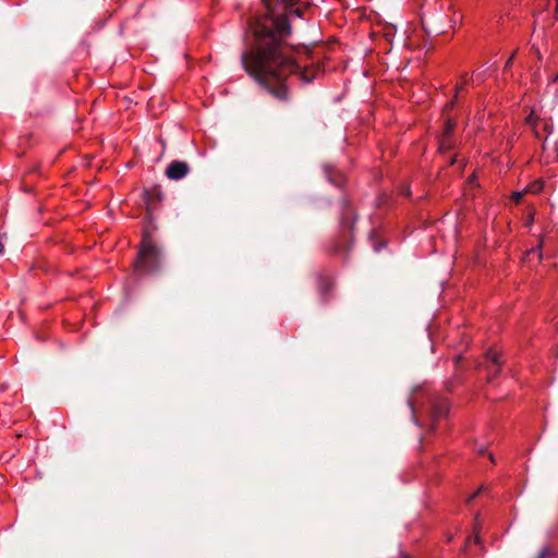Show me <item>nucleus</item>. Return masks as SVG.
Instances as JSON below:
<instances>
[{"mask_svg": "<svg viewBox=\"0 0 558 558\" xmlns=\"http://www.w3.org/2000/svg\"><path fill=\"white\" fill-rule=\"evenodd\" d=\"M375 236H376V235H375V232H374V231H372V232H371V234H369V240L374 242V251L378 252V251L380 250V247H381V246H384V243L378 244V243L376 242Z\"/></svg>", "mask_w": 558, "mask_h": 558, "instance_id": "4468645a", "label": "nucleus"}, {"mask_svg": "<svg viewBox=\"0 0 558 558\" xmlns=\"http://www.w3.org/2000/svg\"><path fill=\"white\" fill-rule=\"evenodd\" d=\"M551 555L549 547L543 548L535 558H548Z\"/></svg>", "mask_w": 558, "mask_h": 558, "instance_id": "f8f14e48", "label": "nucleus"}, {"mask_svg": "<svg viewBox=\"0 0 558 558\" xmlns=\"http://www.w3.org/2000/svg\"><path fill=\"white\" fill-rule=\"evenodd\" d=\"M456 162V158H451L450 163L453 165Z\"/></svg>", "mask_w": 558, "mask_h": 558, "instance_id": "c756f323", "label": "nucleus"}, {"mask_svg": "<svg viewBox=\"0 0 558 558\" xmlns=\"http://www.w3.org/2000/svg\"><path fill=\"white\" fill-rule=\"evenodd\" d=\"M558 80V73L554 76L553 81L556 82Z\"/></svg>", "mask_w": 558, "mask_h": 558, "instance_id": "bb28decb", "label": "nucleus"}, {"mask_svg": "<svg viewBox=\"0 0 558 558\" xmlns=\"http://www.w3.org/2000/svg\"><path fill=\"white\" fill-rule=\"evenodd\" d=\"M489 459L494 462V457H493V454H489Z\"/></svg>", "mask_w": 558, "mask_h": 558, "instance_id": "7c9ffc66", "label": "nucleus"}, {"mask_svg": "<svg viewBox=\"0 0 558 558\" xmlns=\"http://www.w3.org/2000/svg\"><path fill=\"white\" fill-rule=\"evenodd\" d=\"M162 199V193L158 187L146 190L144 192V202L147 206V215H151V207L154 204Z\"/></svg>", "mask_w": 558, "mask_h": 558, "instance_id": "423d86ee", "label": "nucleus"}, {"mask_svg": "<svg viewBox=\"0 0 558 558\" xmlns=\"http://www.w3.org/2000/svg\"><path fill=\"white\" fill-rule=\"evenodd\" d=\"M356 220V215L351 208L350 203L347 199H343L341 203V217L340 222L343 229H348L350 233L353 231L354 222Z\"/></svg>", "mask_w": 558, "mask_h": 558, "instance_id": "20e7f679", "label": "nucleus"}, {"mask_svg": "<svg viewBox=\"0 0 558 558\" xmlns=\"http://www.w3.org/2000/svg\"><path fill=\"white\" fill-rule=\"evenodd\" d=\"M485 452H486L485 448L482 447V448L478 449V453L480 454H484Z\"/></svg>", "mask_w": 558, "mask_h": 558, "instance_id": "aec40b11", "label": "nucleus"}, {"mask_svg": "<svg viewBox=\"0 0 558 558\" xmlns=\"http://www.w3.org/2000/svg\"><path fill=\"white\" fill-rule=\"evenodd\" d=\"M453 148V143L450 140V137L441 136L440 143H439V150L441 153L451 150Z\"/></svg>", "mask_w": 558, "mask_h": 558, "instance_id": "1a4fd4ad", "label": "nucleus"}, {"mask_svg": "<svg viewBox=\"0 0 558 558\" xmlns=\"http://www.w3.org/2000/svg\"><path fill=\"white\" fill-rule=\"evenodd\" d=\"M513 56H511L506 62L505 70H508L512 64Z\"/></svg>", "mask_w": 558, "mask_h": 558, "instance_id": "f3484780", "label": "nucleus"}, {"mask_svg": "<svg viewBox=\"0 0 558 558\" xmlns=\"http://www.w3.org/2000/svg\"><path fill=\"white\" fill-rule=\"evenodd\" d=\"M523 194H524V192H514L513 195H512V198L515 202H519L522 198Z\"/></svg>", "mask_w": 558, "mask_h": 558, "instance_id": "dca6fc26", "label": "nucleus"}, {"mask_svg": "<svg viewBox=\"0 0 558 558\" xmlns=\"http://www.w3.org/2000/svg\"><path fill=\"white\" fill-rule=\"evenodd\" d=\"M409 405H410V408H411V410H412V413L414 414V409H413V404H412V402H410V401H409Z\"/></svg>", "mask_w": 558, "mask_h": 558, "instance_id": "5701e85b", "label": "nucleus"}, {"mask_svg": "<svg viewBox=\"0 0 558 558\" xmlns=\"http://www.w3.org/2000/svg\"><path fill=\"white\" fill-rule=\"evenodd\" d=\"M266 13L254 16L247 22L254 41L242 52L241 62L244 70L256 82L279 100L289 98L287 78L296 74L304 83L316 77L318 69L301 68L298 60L290 54L282 37L291 33L288 15H302V10L294 8L293 0H263Z\"/></svg>", "mask_w": 558, "mask_h": 558, "instance_id": "f257e3e1", "label": "nucleus"}, {"mask_svg": "<svg viewBox=\"0 0 558 558\" xmlns=\"http://www.w3.org/2000/svg\"><path fill=\"white\" fill-rule=\"evenodd\" d=\"M330 287H331V282H326V283L324 284V287H323L324 292H327V290H329V289H330Z\"/></svg>", "mask_w": 558, "mask_h": 558, "instance_id": "a211bd4d", "label": "nucleus"}, {"mask_svg": "<svg viewBox=\"0 0 558 558\" xmlns=\"http://www.w3.org/2000/svg\"><path fill=\"white\" fill-rule=\"evenodd\" d=\"M191 168L187 162L181 160H173L167 167L165 174L169 180L178 181L185 178Z\"/></svg>", "mask_w": 558, "mask_h": 558, "instance_id": "7ed1b4c3", "label": "nucleus"}, {"mask_svg": "<svg viewBox=\"0 0 558 558\" xmlns=\"http://www.w3.org/2000/svg\"><path fill=\"white\" fill-rule=\"evenodd\" d=\"M480 492H475V494L471 497V499L475 498Z\"/></svg>", "mask_w": 558, "mask_h": 558, "instance_id": "c85d7f7f", "label": "nucleus"}, {"mask_svg": "<svg viewBox=\"0 0 558 558\" xmlns=\"http://www.w3.org/2000/svg\"><path fill=\"white\" fill-rule=\"evenodd\" d=\"M454 105V100H452L451 102L448 104V107L452 108Z\"/></svg>", "mask_w": 558, "mask_h": 558, "instance_id": "b1692460", "label": "nucleus"}, {"mask_svg": "<svg viewBox=\"0 0 558 558\" xmlns=\"http://www.w3.org/2000/svg\"><path fill=\"white\" fill-rule=\"evenodd\" d=\"M526 122H527L530 125H532V128H533V130H534V132H535V135H536L537 137H539V134H538V132H537V130H536V126H535L536 120L534 119V117H533V114H532V113L526 118Z\"/></svg>", "mask_w": 558, "mask_h": 558, "instance_id": "ddd939ff", "label": "nucleus"}, {"mask_svg": "<svg viewBox=\"0 0 558 558\" xmlns=\"http://www.w3.org/2000/svg\"><path fill=\"white\" fill-rule=\"evenodd\" d=\"M454 126H456V122L452 119H448L446 121V124H445V128H444L442 136L450 137L451 133L454 130Z\"/></svg>", "mask_w": 558, "mask_h": 558, "instance_id": "9d476101", "label": "nucleus"}, {"mask_svg": "<svg viewBox=\"0 0 558 558\" xmlns=\"http://www.w3.org/2000/svg\"><path fill=\"white\" fill-rule=\"evenodd\" d=\"M160 263V248L151 242L148 233H145L137 258L134 262L135 271L141 275L154 274L159 270Z\"/></svg>", "mask_w": 558, "mask_h": 558, "instance_id": "f03ea898", "label": "nucleus"}, {"mask_svg": "<svg viewBox=\"0 0 558 558\" xmlns=\"http://www.w3.org/2000/svg\"><path fill=\"white\" fill-rule=\"evenodd\" d=\"M542 246H543V240L539 241V243L537 244V246L535 248H532L531 251H529L527 254L537 252L538 257L542 258Z\"/></svg>", "mask_w": 558, "mask_h": 558, "instance_id": "2eb2a0df", "label": "nucleus"}, {"mask_svg": "<svg viewBox=\"0 0 558 558\" xmlns=\"http://www.w3.org/2000/svg\"><path fill=\"white\" fill-rule=\"evenodd\" d=\"M485 359L487 361L486 369L488 373V377L490 378L493 376H496L501 368V361L499 354L495 351L489 350L486 352Z\"/></svg>", "mask_w": 558, "mask_h": 558, "instance_id": "39448f33", "label": "nucleus"}, {"mask_svg": "<svg viewBox=\"0 0 558 558\" xmlns=\"http://www.w3.org/2000/svg\"><path fill=\"white\" fill-rule=\"evenodd\" d=\"M543 189V182L542 181H535L533 183H531L526 189H525V192H529V193H538L541 192Z\"/></svg>", "mask_w": 558, "mask_h": 558, "instance_id": "9b49d317", "label": "nucleus"}, {"mask_svg": "<svg viewBox=\"0 0 558 558\" xmlns=\"http://www.w3.org/2000/svg\"><path fill=\"white\" fill-rule=\"evenodd\" d=\"M324 171L330 183L335 184L336 186H342L344 177L341 172L336 170L332 166H325Z\"/></svg>", "mask_w": 558, "mask_h": 558, "instance_id": "0eeeda50", "label": "nucleus"}, {"mask_svg": "<svg viewBox=\"0 0 558 558\" xmlns=\"http://www.w3.org/2000/svg\"><path fill=\"white\" fill-rule=\"evenodd\" d=\"M350 248H351V244H348L344 250L348 252V251H350Z\"/></svg>", "mask_w": 558, "mask_h": 558, "instance_id": "a878e982", "label": "nucleus"}, {"mask_svg": "<svg viewBox=\"0 0 558 558\" xmlns=\"http://www.w3.org/2000/svg\"><path fill=\"white\" fill-rule=\"evenodd\" d=\"M474 542H475V543H478V542H480V537H478V535H475V536H474Z\"/></svg>", "mask_w": 558, "mask_h": 558, "instance_id": "4be33fe9", "label": "nucleus"}, {"mask_svg": "<svg viewBox=\"0 0 558 558\" xmlns=\"http://www.w3.org/2000/svg\"><path fill=\"white\" fill-rule=\"evenodd\" d=\"M449 411L447 401L438 400L432 405V420L433 422L445 416Z\"/></svg>", "mask_w": 558, "mask_h": 558, "instance_id": "6e6552de", "label": "nucleus"}, {"mask_svg": "<svg viewBox=\"0 0 558 558\" xmlns=\"http://www.w3.org/2000/svg\"><path fill=\"white\" fill-rule=\"evenodd\" d=\"M462 89H463V85H458V86L456 87V92H457V93H459V92H460V90H462Z\"/></svg>", "mask_w": 558, "mask_h": 558, "instance_id": "6ab92c4d", "label": "nucleus"}, {"mask_svg": "<svg viewBox=\"0 0 558 558\" xmlns=\"http://www.w3.org/2000/svg\"><path fill=\"white\" fill-rule=\"evenodd\" d=\"M401 558H411L409 555L401 554Z\"/></svg>", "mask_w": 558, "mask_h": 558, "instance_id": "393cba45", "label": "nucleus"}, {"mask_svg": "<svg viewBox=\"0 0 558 558\" xmlns=\"http://www.w3.org/2000/svg\"><path fill=\"white\" fill-rule=\"evenodd\" d=\"M475 180V177L474 175H471L470 177V182H473Z\"/></svg>", "mask_w": 558, "mask_h": 558, "instance_id": "cd10ccee", "label": "nucleus"}, {"mask_svg": "<svg viewBox=\"0 0 558 558\" xmlns=\"http://www.w3.org/2000/svg\"><path fill=\"white\" fill-rule=\"evenodd\" d=\"M535 53H536V57H537L538 59H541V52H539V50H538V49H535Z\"/></svg>", "mask_w": 558, "mask_h": 558, "instance_id": "412c9836", "label": "nucleus"}]
</instances>
